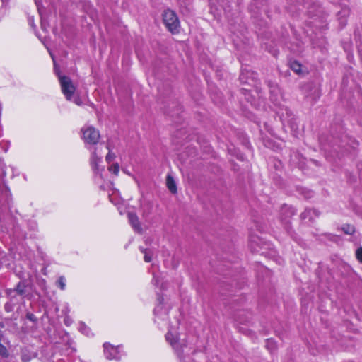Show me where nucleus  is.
Instances as JSON below:
<instances>
[{
    "mask_svg": "<svg viewBox=\"0 0 362 362\" xmlns=\"http://www.w3.org/2000/svg\"><path fill=\"white\" fill-rule=\"evenodd\" d=\"M0 354L1 356H6L7 355V350L5 346H4L2 344H0Z\"/></svg>",
    "mask_w": 362,
    "mask_h": 362,
    "instance_id": "obj_21",
    "label": "nucleus"
},
{
    "mask_svg": "<svg viewBox=\"0 0 362 362\" xmlns=\"http://www.w3.org/2000/svg\"><path fill=\"white\" fill-rule=\"evenodd\" d=\"M68 322H69V320H65V324H67Z\"/></svg>",
    "mask_w": 362,
    "mask_h": 362,
    "instance_id": "obj_28",
    "label": "nucleus"
},
{
    "mask_svg": "<svg viewBox=\"0 0 362 362\" xmlns=\"http://www.w3.org/2000/svg\"><path fill=\"white\" fill-rule=\"evenodd\" d=\"M230 3V7L238 6L240 2V0H227Z\"/></svg>",
    "mask_w": 362,
    "mask_h": 362,
    "instance_id": "obj_20",
    "label": "nucleus"
},
{
    "mask_svg": "<svg viewBox=\"0 0 362 362\" xmlns=\"http://www.w3.org/2000/svg\"><path fill=\"white\" fill-rule=\"evenodd\" d=\"M29 21H30V25H31L32 26H33V25H34V24H33V21L30 19V20H29Z\"/></svg>",
    "mask_w": 362,
    "mask_h": 362,
    "instance_id": "obj_24",
    "label": "nucleus"
},
{
    "mask_svg": "<svg viewBox=\"0 0 362 362\" xmlns=\"http://www.w3.org/2000/svg\"><path fill=\"white\" fill-rule=\"evenodd\" d=\"M62 93L67 100H71L76 91V86L72 80L66 76L57 74Z\"/></svg>",
    "mask_w": 362,
    "mask_h": 362,
    "instance_id": "obj_4",
    "label": "nucleus"
},
{
    "mask_svg": "<svg viewBox=\"0 0 362 362\" xmlns=\"http://www.w3.org/2000/svg\"><path fill=\"white\" fill-rule=\"evenodd\" d=\"M356 257L358 261L362 263V247H360L356 250Z\"/></svg>",
    "mask_w": 362,
    "mask_h": 362,
    "instance_id": "obj_18",
    "label": "nucleus"
},
{
    "mask_svg": "<svg viewBox=\"0 0 362 362\" xmlns=\"http://www.w3.org/2000/svg\"><path fill=\"white\" fill-rule=\"evenodd\" d=\"M271 93H272V100L274 102H277L279 95H280L279 88H274V90H271ZM279 96L281 97V95H279Z\"/></svg>",
    "mask_w": 362,
    "mask_h": 362,
    "instance_id": "obj_16",
    "label": "nucleus"
},
{
    "mask_svg": "<svg viewBox=\"0 0 362 362\" xmlns=\"http://www.w3.org/2000/svg\"><path fill=\"white\" fill-rule=\"evenodd\" d=\"M165 337L182 362H193L189 356H184L185 350L187 348V342L184 338H180L176 325L169 327Z\"/></svg>",
    "mask_w": 362,
    "mask_h": 362,
    "instance_id": "obj_2",
    "label": "nucleus"
},
{
    "mask_svg": "<svg viewBox=\"0 0 362 362\" xmlns=\"http://www.w3.org/2000/svg\"><path fill=\"white\" fill-rule=\"evenodd\" d=\"M16 291L20 295H22L23 293V289L21 288L20 284L18 285L17 288H16Z\"/></svg>",
    "mask_w": 362,
    "mask_h": 362,
    "instance_id": "obj_22",
    "label": "nucleus"
},
{
    "mask_svg": "<svg viewBox=\"0 0 362 362\" xmlns=\"http://www.w3.org/2000/svg\"><path fill=\"white\" fill-rule=\"evenodd\" d=\"M342 230L346 233L351 235L354 232V227L351 225H345L342 227Z\"/></svg>",
    "mask_w": 362,
    "mask_h": 362,
    "instance_id": "obj_17",
    "label": "nucleus"
},
{
    "mask_svg": "<svg viewBox=\"0 0 362 362\" xmlns=\"http://www.w3.org/2000/svg\"><path fill=\"white\" fill-rule=\"evenodd\" d=\"M141 252L144 255V261L146 262H150L152 260L153 252L149 249L141 248Z\"/></svg>",
    "mask_w": 362,
    "mask_h": 362,
    "instance_id": "obj_11",
    "label": "nucleus"
},
{
    "mask_svg": "<svg viewBox=\"0 0 362 362\" xmlns=\"http://www.w3.org/2000/svg\"><path fill=\"white\" fill-rule=\"evenodd\" d=\"M57 285L61 290H64L66 288V279L64 276H60L57 281Z\"/></svg>",
    "mask_w": 362,
    "mask_h": 362,
    "instance_id": "obj_15",
    "label": "nucleus"
},
{
    "mask_svg": "<svg viewBox=\"0 0 362 362\" xmlns=\"http://www.w3.org/2000/svg\"><path fill=\"white\" fill-rule=\"evenodd\" d=\"M128 219L134 231L139 233L142 232L141 225L140 223L138 216L135 214L129 212Z\"/></svg>",
    "mask_w": 362,
    "mask_h": 362,
    "instance_id": "obj_7",
    "label": "nucleus"
},
{
    "mask_svg": "<svg viewBox=\"0 0 362 362\" xmlns=\"http://www.w3.org/2000/svg\"><path fill=\"white\" fill-rule=\"evenodd\" d=\"M166 185L170 192L175 194L177 192V186L173 177L168 175L166 177Z\"/></svg>",
    "mask_w": 362,
    "mask_h": 362,
    "instance_id": "obj_9",
    "label": "nucleus"
},
{
    "mask_svg": "<svg viewBox=\"0 0 362 362\" xmlns=\"http://www.w3.org/2000/svg\"><path fill=\"white\" fill-rule=\"evenodd\" d=\"M115 146L112 141L108 140L107 141L106 144V149L108 151L106 156H105V161L107 163H110L112 161H113L116 158V154L114 152Z\"/></svg>",
    "mask_w": 362,
    "mask_h": 362,
    "instance_id": "obj_8",
    "label": "nucleus"
},
{
    "mask_svg": "<svg viewBox=\"0 0 362 362\" xmlns=\"http://www.w3.org/2000/svg\"><path fill=\"white\" fill-rule=\"evenodd\" d=\"M37 8H38L39 12H40V13L41 14V11H40V7H39V5L37 4Z\"/></svg>",
    "mask_w": 362,
    "mask_h": 362,
    "instance_id": "obj_25",
    "label": "nucleus"
},
{
    "mask_svg": "<svg viewBox=\"0 0 362 362\" xmlns=\"http://www.w3.org/2000/svg\"><path fill=\"white\" fill-rule=\"evenodd\" d=\"M79 331L83 334L90 337L92 335L91 331L88 327H87L84 323L81 322L79 325L78 327Z\"/></svg>",
    "mask_w": 362,
    "mask_h": 362,
    "instance_id": "obj_13",
    "label": "nucleus"
},
{
    "mask_svg": "<svg viewBox=\"0 0 362 362\" xmlns=\"http://www.w3.org/2000/svg\"><path fill=\"white\" fill-rule=\"evenodd\" d=\"M68 322H69V320H65V324H67Z\"/></svg>",
    "mask_w": 362,
    "mask_h": 362,
    "instance_id": "obj_27",
    "label": "nucleus"
},
{
    "mask_svg": "<svg viewBox=\"0 0 362 362\" xmlns=\"http://www.w3.org/2000/svg\"><path fill=\"white\" fill-rule=\"evenodd\" d=\"M153 281L155 282V284H156V285H158V279H157V278H156L155 276H153Z\"/></svg>",
    "mask_w": 362,
    "mask_h": 362,
    "instance_id": "obj_23",
    "label": "nucleus"
},
{
    "mask_svg": "<svg viewBox=\"0 0 362 362\" xmlns=\"http://www.w3.org/2000/svg\"><path fill=\"white\" fill-rule=\"evenodd\" d=\"M80 137L84 146L90 152L89 162L95 175V181L100 184L103 180V172L105 167L103 163L102 148L98 146L101 138L100 131L91 124H85L80 129Z\"/></svg>",
    "mask_w": 362,
    "mask_h": 362,
    "instance_id": "obj_1",
    "label": "nucleus"
},
{
    "mask_svg": "<svg viewBox=\"0 0 362 362\" xmlns=\"http://www.w3.org/2000/svg\"><path fill=\"white\" fill-rule=\"evenodd\" d=\"M71 101H73L76 105L78 106L82 105V100L79 97L73 96L72 100Z\"/></svg>",
    "mask_w": 362,
    "mask_h": 362,
    "instance_id": "obj_19",
    "label": "nucleus"
},
{
    "mask_svg": "<svg viewBox=\"0 0 362 362\" xmlns=\"http://www.w3.org/2000/svg\"><path fill=\"white\" fill-rule=\"evenodd\" d=\"M168 307L163 303V298H158V303L154 309V321L160 328L168 324Z\"/></svg>",
    "mask_w": 362,
    "mask_h": 362,
    "instance_id": "obj_3",
    "label": "nucleus"
},
{
    "mask_svg": "<svg viewBox=\"0 0 362 362\" xmlns=\"http://www.w3.org/2000/svg\"><path fill=\"white\" fill-rule=\"evenodd\" d=\"M272 340H268V341H267V345H269V344L270 343H272Z\"/></svg>",
    "mask_w": 362,
    "mask_h": 362,
    "instance_id": "obj_26",
    "label": "nucleus"
},
{
    "mask_svg": "<svg viewBox=\"0 0 362 362\" xmlns=\"http://www.w3.org/2000/svg\"><path fill=\"white\" fill-rule=\"evenodd\" d=\"M163 20L169 31L173 33H177L179 21L175 12L171 10L165 11L163 14Z\"/></svg>",
    "mask_w": 362,
    "mask_h": 362,
    "instance_id": "obj_5",
    "label": "nucleus"
},
{
    "mask_svg": "<svg viewBox=\"0 0 362 362\" xmlns=\"http://www.w3.org/2000/svg\"><path fill=\"white\" fill-rule=\"evenodd\" d=\"M109 172L115 176H117L119 172V165L117 163L110 165L107 168Z\"/></svg>",
    "mask_w": 362,
    "mask_h": 362,
    "instance_id": "obj_12",
    "label": "nucleus"
},
{
    "mask_svg": "<svg viewBox=\"0 0 362 362\" xmlns=\"http://www.w3.org/2000/svg\"><path fill=\"white\" fill-rule=\"evenodd\" d=\"M115 196L116 194H111L110 195V200L111 202H112L115 206H117V209L120 213V214H123V211H124V201L123 200H116L115 199Z\"/></svg>",
    "mask_w": 362,
    "mask_h": 362,
    "instance_id": "obj_10",
    "label": "nucleus"
},
{
    "mask_svg": "<svg viewBox=\"0 0 362 362\" xmlns=\"http://www.w3.org/2000/svg\"><path fill=\"white\" fill-rule=\"evenodd\" d=\"M121 349H122V347L119 346H112V344H110L109 343H105L104 344V352H105V357L107 359H110V360H112V359H116V360L120 359V358H121V354H120Z\"/></svg>",
    "mask_w": 362,
    "mask_h": 362,
    "instance_id": "obj_6",
    "label": "nucleus"
},
{
    "mask_svg": "<svg viewBox=\"0 0 362 362\" xmlns=\"http://www.w3.org/2000/svg\"><path fill=\"white\" fill-rule=\"evenodd\" d=\"M291 69L296 73L300 74L301 71V65L298 62H292L290 64Z\"/></svg>",
    "mask_w": 362,
    "mask_h": 362,
    "instance_id": "obj_14",
    "label": "nucleus"
}]
</instances>
